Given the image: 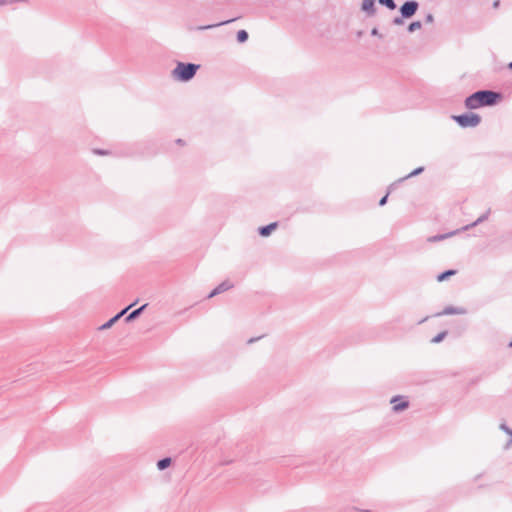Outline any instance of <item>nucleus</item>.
<instances>
[{
  "label": "nucleus",
  "instance_id": "obj_1",
  "mask_svg": "<svg viewBox=\"0 0 512 512\" xmlns=\"http://www.w3.org/2000/svg\"><path fill=\"white\" fill-rule=\"evenodd\" d=\"M500 95L493 91L482 90L473 93L465 100V106L468 109H477L481 106H490L496 103Z\"/></svg>",
  "mask_w": 512,
  "mask_h": 512
},
{
  "label": "nucleus",
  "instance_id": "obj_2",
  "mask_svg": "<svg viewBox=\"0 0 512 512\" xmlns=\"http://www.w3.org/2000/svg\"><path fill=\"white\" fill-rule=\"evenodd\" d=\"M198 68L199 65L196 64L179 62L172 71V75L175 79L186 82L195 76Z\"/></svg>",
  "mask_w": 512,
  "mask_h": 512
},
{
  "label": "nucleus",
  "instance_id": "obj_3",
  "mask_svg": "<svg viewBox=\"0 0 512 512\" xmlns=\"http://www.w3.org/2000/svg\"><path fill=\"white\" fill-rule=\"evenodd\" d=\"M452 118L463 128L476 127L481 121L480 116L472 112L455 115Z\"/></svg>",
  "mask_w": 512,
  "mask_h": 512
},
{
  "label": "nucleus",
  "instance_id": "obj_4",
  "mask_svg": "<svg viewBox=\"0 0 512 512\" xmlns=\"http://www.w3.org/2000/svg\"><path fill=\"white\" fill-rule=\"evenodd\" d=\"M418 7L419 4L417 1H407L400 7V14L402 17L411 18L417 12Z\"/></svg>",
  "mask_w": 512,
  "mask_h": 512
},
{
  "label": "nucleus",
  "instance_id": "obj_5",
  "mask_svg": "<svg viewBox=\"0 0 512 512\" xmlns=\"http://www.w3.org/2000/svg\"><path fill=\"white\" fill-rule=\"evenodd\" d=\"M390 403L392 405V410L394 412L403 411V410H405L409 406V402L406 399V397L400 396V395L394 396L390 400Z\"/></svg>",
  "mask_w": 512,
  "mask_h": 512
},
{
  "label": "nucleus",
  "instance_id": "obj_6",
  "mask_svg": "<svg viewBox=\"0 0 512 512\" xmlns=\"http://www.w3.org/2000/svg\"><path fill=\"white\" fill-rule=\"evenodd\" d=\"M376 0H362L360 9L366 17H374L377 13Z\"/></svg>",
  "mask_w": 512,
  "mask_h": 512
},
{
  "label": "nucleus",
  "instance_id": "obj_7",
  "mask_svg": "<svg viewBox=\"0 0 512 512\" xmlns=\"http://www.w3.org/2000/svg\"><path fill=\"white\" fill-rule=\"evenodd\" d=\"M233 287V284L229 281H224L220 283L212 292L208 295V298H212L222 292H225Z\"/></svg>",
  "mask_w": 512,
  "mask_h": 512
},
{
  "label": "nucleus",
  "instance_id": "obj_8",
  "mask_svg": "<svg viewBox=\"0 0 512 512\" xmlns=\"http://www.w3.org/2000/svg\"><path fill=\"white\" fill-rule=\"evenodd\" d=\"M466 313H467V311L464 308H461V307L456 308V307L448 306L442 312L437 313L436 316L454 315V314L463 315V314H466Z\"/></svg>",
  "mask_w": 512,
  "mask_h": 512
},
{
  "label": "nucleus",
  "instance_id": "obj_9",
  "mask_svg": "<svg viewBox=\"0 0 512 512\" xmlns=\"http://www.w3.org/2000/svg\"><path fill=\"white\" fill-rule=\"evenodd\" d=\"M134 304L129 305L125 309H123L121 312H119L117 315L112 317L109 321H107L105 324L101 326V329H109L112 327V325L117 322Z\"/></svg>",
  "mask_w": 512,
  "mask_h": 512
},
{
  "label": "nucleus",
  "instance_id": "obj_10",
  "mask_svg": "<svg viewBox=\"0 0 512 512\" xmlns=\"http://www.w3.org/2000/svg\"><path fill=\"white\" fill-rule=\"evenodd\" d=\"M489 214H490V210H487L484 214H482L480 217H478L476 221H474L473 223H471L469 225L464 226L461 229V231H467L470 228H473V227L477 226L478 224L486 221L489 217Z\"/></svg>",
  "mask_w": 512,
  "mask_h": 512
},
{
  "label": "nucleus",
  "instance_id": "obj_11",
  "mask_svg": "<svg viewBox=\"0 0 512 512\" xmlns=\"http://www.w3.org/2000/svg\"><path fill=\"white\" fill-rule=\"evenodd\" d=\"M276 227H277V223H276V222H274V223H270V224H269V225H267V226L260 227V228H259V234H260L261 236H264V237L269 236V235H270V233H271L273 230H275V229H276Z\"/></svg>",
  "mask_w": 512,
  "mask_h": 512
},
{
  "label": "nucleus",
  "instance_id": "obj_12",
  "mask_svg": "<svg viewBox=\"0 0 512 512\" xmlns=\"http://www.w3.org/2000/svg\"><path fill=\"white\" fill-rule=\"evenodd\" d=\"M147 307V304H144L142 305L141 307H139L138 309L132 311L125 319L126 322H130L134 319H136L142 312L143 310Z\"/></svg>",
  "mask_w": 512,
  "mask_h": 512
},
{
  "label": "nucleus",
  "instance_id": "obj_13",
  "mask_svg": "<svg viewBox=\"0 0 512 512\" xmlns=\"http://www.w3.org/2000/svg\"><path fill=\"white\" fill-rule=\"evenodd\" d=\"M458 231L459 230L453 231V232L448 233V234H441V235L432 236V237L428 238V241L429 242L441 241V240H444V239H446V238H448L450 236L455 235Z\"/></svg>",
  "mask_w": 512,
  "mask_h": 512
},
{
  "label": "nucleus",
  "instance_id": "obj_14",
  "mask_svg": "<svg viewBox=\"0 0 512 512\" xmlns=\"http://www.w3.org/2000/svg\"><path fill=\"white\" fill-rule=\"evenodd\" d=\"M171 465V458H163L157 462V468L159 470H164Z\"/></svg>",
  "mask_w": 512,
  "mask_h": 512
},
{
  "label": "nucleus",
  "instance_id": "obj_15",
  "mask_svg": "<svg viewBox=\"0 0 512 512\" xmlns=\"http://www.w3.org/2000/svg\"><path fill=\"white\" fill-rule=\"evenodd\" d=\"M378 3L385 6L389 10H395L397 7L394 0H378Z\"/></svg>",
  "mask_w": 512,
  "mask_h": 512
},
{
  "label": "nucleus",
  "instance_id": "obj_16",
  "mask_svg": "<svg viewBox=\"0 0 512 512\" xmlns=\"http://www.w3.org/2000/svg\"><path fill=\"white\" fill-rule=\"evenodd\" d=\"M422 27V23L420 21H414L412 23H410V25L408 26V31L410 33H413L419 29H421Z\"/></svg>",
  "mask_w": 512,
  "mask_h": 512
},
{
  "label": "nucleus",
  "instance_id": "obj_17",
  "mask_svg": "<svg viewBox=\"0 0 512 512\" xmlns=\"http://www.w3.org/2000/svg\"><path fill=\"white\" fill-rule=\"evenodd\" d=\"M248 39V33L245 30H239L237 32V40L240 43L245 42Z\"/></svg>",
  "mask_w": 512,
  "mask_h": 512
},
{
  "label": "nucleus",
  "instance_id": "obj_18",
  "mask_svg": "<svg viewBox=\"0 0 512 512\" xmlns=\"http://www.w3.org/2000/svg\"><path fill=\"white\" fill-rule=\"evenodd\" d=\"M456 272L454 270H447L443 273H441L440 275H438L437 277V280L438 281H444L445 279H447L449 276L451 275H454Z\"/></svg>",
  "mask_w": 512,
  "mask_h": 512
},
{
  "label": "nucleus",
  "instance_id": "obj_19",
  "mask_svg": "<svg viewBox=\"0 0 512 512\" xmlns=\"http://www.w3.org/2000/svg\"><path fill=\"white\" fill-rule=\"evenodd\" d=\"M423 170H424V168H423V167H419V168H417V169L413 170L411 173H409V174H408L407 176H405L404 178H402V180H404V179H408V178H410V177H414V176H416V175H419L420 173H422V172H423Z\"/></svg>",
  "mask_w": 512,
  "mask_h": 512
},
{
  "label": "nucleus",
  "instance_id": "obj_20",
  "mask_svg": "<svg viewBox=\"0 0 512 512\" xmlns=\"http://www.w3.org/2000/svg\"><path fill=\"white\" fill-rule=\"evenodd\" d=\"M446 334H447V332H445V331H444V332L439 333L438 335H436V336L432 339V342H433V343H439V342H441V341L445 338Z\"/></svg>",
  "mask_w": 512,
  "mask_h": 512
},
{
  "label": "nucleus",
  "instance_id": "obj_21",
  "mask_svg": "<svg viewBox=\"0 0 512 512\" xmlns=\"http://www.w3.org/2000/svg\"><path fill=\"white\" fill-rule=\"evenodd\" d=\"M404 19H405V17H402V15H401V16H399V17H395V18L393 19L392 23H393V25H395V26H401V25H403V24H404Z\"/></svg>",
  "mask_w": 512,
  "mask_h": 512
},
{
  "label": "nucleus",
  "instance_id": "obj_22",
  "mask_svg": "<svg viewBox=\"0 0 512 512\" xmlns=\"http://www.w3.org/2000/svg\"><path fill=\"white\" fill-rule=\"evenodd\" d=\"M232 21L233 20H227V21H223V22L218 23V24H213V25H207V26H204V27H200L199 29H211V28H214V27H217V26H220V25H224V24L230 23Z\"/></svg>",
  "mask_w": 512,
  "mask_h": 512
},
{
  "label": "nucleus",
  "instance_id": "obj_23",
  "mask_svg": "<svg viewBox=\"0 0 512 512\" xmlns=\"http://www.w3.org/2000/svg\"><path fill=\"white\" fill-rule=\"evenodd\" d=\"M16 0H0V6L12 4Z\"/></svg>",
  "mask_w": 512,
  "mask_h": 512
},
{
  "label": "nucleus",
  "instance_id": "obj_24",
  "mask_svg": "<svg viewBox=\"0 0 512 512\" xmlns=\"http://www.w3.org/2000/svg\"><path fill=\"white\" fill-rule=\"evenodd\" d=\"M425 20L427 23H432L434 21V17L432 14H427Z\"/></svg>",
  "mask_w": 512,
  "mask_h": 512
},
{
  "label": "nucleus",
  "instance_id": "obj_25",
  "mask_svg": "<svg viewBox=\"0 0 512 512\" xmlns=\"http://www.w3.org/2000/svg\"><path fill=\"white\" fill-rule=\"evenodd\" d=\"M387 198H388V195H385L383 198H381V200H380V202H379V205H380V206H383V205L386 203Z\"/></svg>",
  "mask_w": 512,
  "mask_h": 512
},
{
  "label": "nucleus",
  "instance_id": "obj_26",
  "mask_svg": "<svg viewBox=\"0 0 512 512\" xmlns=\"http://www.w3.org/2000/svg\"><path fill=\"white\" fill-rule=\"evenodd\" d=\"M371 34H372V35H377V34H378L377 29H376V28L372 29Z\"/></svg>",
  "mask_w": 512,
  "mask_h": 512
},
{
  "label": "nucleus",
  "instance_id": "obj_27",
  "mask_svg": "<svg viewBox=\"0 0 512 512\" xmlns=\"http://www.w3.org/2000/svg\"><path fill=\"white\" fill-rule=\"evenodd\" d=\"M509 347H511V348H512V341L509 343Z\"/></svg>",
  "mask_w": 512,
  "mask_h": 512
},
{
  "label": "nucleus",
  "instance_id": "obj_28",
  "mask_svg": "<svg viewBox=\"0 0 512 512\" xmlns=\"http://www.w3.org/2000/svg\"><path fill=\"white\" fill-rule=\"evenodd\" d=\"M509 67L512 69V62L509 64Z\"/></svg>",
  "mask_w": 512,
  "mask_h": 512
}]
</instances>
